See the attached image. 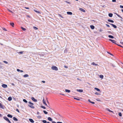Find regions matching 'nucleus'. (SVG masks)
<instances>
[{"mask_svg": "<svg viewBox=\"0 0 123 123\" xmlns=\"http://www.w3.org/2000/svg\"><path fill=\"white\" fill-rule=\"evenodd\" d=\"M116 14L118 17H119V18H122V17H121L118 14H117V13H116Z\"/></svg>", "mask_w": 123, "mask_h": 123, "instance_id": "33", "label": "nucleus"}, {"mask_svg": "<svg viewBox=\"0 0 123 123\" xmlns=\"http://www.w3.org/2000/svg\"><path fill=\"white\" fill-rule=\"evenodd\" d=\"M77 91L80 92H83V90L82 89H77Z\"/></svg>", "mask_w": 123, "mask_h": 123, "instance_id": "9", "label": "nucleus"}, {"mask_svg": "<svg viewBox=\"0 0 123 123\" xmlns=\"http://www.w3.org/2000/svg\"><path fill=\"white\" fill-rule=\"evenodd\" d=\"M23 101L24 102L26 103H27V101L25 99H23Z\"/></svg>", "mask_w": 123, "mask_h": 123, "instance_id": "31", "label": "nucleus"}, {"mask_svg": "<svg viewBox=\"0 0 123 123\" xmlns=\"http://www.w3.org/2000/svg\"><path fill=\"white\" fill-rule=\"evenodd\" d=\"M74 98V99H76V100H80V99H78L77 98Z\"/></svg>", "mask_w": 123, "mask_h": 123, "instance_id": "45", "label": "nucleus"}, {"mask_svg": "<svg viewBox=\"0 0 123 123\" xmlns=\"http://www.w3.org/2000/svg\"><path fill=\"white\" fill-rule=\"evenodd\" d=\"M33 10L35 12H36L38 13H39V14H40L41 13L40 12H39V11H37V10H35V9H34Z\"/></svg>", "mask_w": 123, "mask_h": 123, "instance_id": "13", "label": "nucleus"}, {"mask_svg": "<svg viewBox=\"0 0 123 123\" xmlns=\"http://www.w3.org/2000/svg\"><path fill=\"white\" fill-rule=\"evenodd\" d=\"M52 123H62V122H58L56 123L54 121H52Z\"/></svg>", "mask_w": 123, "mask_h": 123, "instance_id": "19", "label": "nucleus"}, {"mask_svg": "<svg viewBox=\"0 0 123 123\" xmlns=\"http://www.w3.org/2000/svg\"><path fill=\"white\" fill-rule=\"evenodd\" d=\"M106 25L108 27H110V25H108V24H106Z\"/></svg>", "mask_w": 123, "mask_h": 123, "instance_id": "49", "label": "nucleus"}, {"mask_svg": "<svg viewBox=\"0 0 123 123\" xmlns=\"http://www.w3.org/2000/svg\"><path fill=\"white\" fill-rule=\"evenodd\" d=\"M29 104H31L32 105H33L34 104L33 103H31V102H30V101L29 102Z\"/></svg>", "mask_w": 123, "mask_h": 123, "instance_id": "39", "label": "nucleus"}, {"mask_svg": "<svg viewBox=\"0 0 123 123\" xmlns=\"http://www.w3.org/2000/svg\"><path fill=\"white\" fill-rule=\"evenodd\" d=\"M112 1L113 2H116V0H112Z\"/></svg>", "mask_w": 123, "mask_h": 123, "instance_id": "57", "label": "nucleus"}, {"mask_svg": "<svg viewBox=\"0 0 123 123\" xmlns=\"http://www.w3.org/2000/svg\"><path fill=\"white\" fill-rule=\"evenodd\" d=\"M110 24L111 25L113 26V27H114V28H116L117 26L113 24Z\"/></svg>", "mask_w": 123, "mask_h": 123, "instance_id": "11", "label": "nucleus"}, {"mask_svg": "<svg viewBox=\"0 0 123 123\" xmlns=\"http://www.w3.org/2000/svg\"><path fill=\"white\" fill-rule=\"evenodd\" d=\"M118 115L120 117H121L122 116V114L121 112H119V113Z\"/></svg>", "mask_w": 123, "mask_h": 123, "instance_id": "36", "label": "nucleus"}, {"mask_svg": "<svg viewBox=\"0 0 123 123\" xmlns=\"http://www.w3.org/2000/svg\"><path fill=\"white\" fill-rule=\"evenodd\" d=\"M33 28L35 29V30H37L38 29V28L36 27L35 26H34L33 27Z\"/></svg>", "mask_w": 123, "mask_h": 123, "instance_id": "38", "label": "nucleus"}, {"mask_svg": "<svg viewBox=\"0 0 123 123\" xmlns=\"http://www.w3.org/2000/svg\"><path fill=\"white\" fill-rule=\"evenodd\" d=\"M65 2L67 3L68 4H71V3L70 2H68V1H65Z\"/></svg>", "mask_w": 123, "mask_h": 123, "instance_id": "42", "label": "nucleus"}, {"mask_svg": "<svg viewBox=\"0 0 123 123\" xmlns=\"http://www.w3.org/2000/svg\"><path fill=\"white\" fill-rule=\"evenodd\" d=\"M88 101L90 103V102H91V101H90V99H89L88 100Z\"/></svg>", "mask_w": 123, "mask_h": 123, "instance_id": "62", "label": "nucleus"}, {"mask_svg": "<svg viewBox=\"0 0 123 123\" xmlns=\"http://www.w3.org/2000/svg\"><path fill=\"white\" fill-rule=\"evenodd\" d=\"M42 82H43V83H45V81H42Z\"/></svg>", "mask_w": 123, "mask_h": 123, "instance_id": "54", "label": "nucleus"}, {"mask_svg": "<svg viewBox=\"0 0 123 123\" xmlns=\"http://www.w3.org/2000/svg\"><path fill=\"white\" fill-rule=\"evenodd\" d=\"M108 37L110 38H113L114 37L111 35H109L108 36Z\"/></svg>", "mask_w": 123, "mask_h": 123, "instance_id": "24", "label": "nucleus"}, {"mask_svg": "<svg viewBox=\"0 0 123 123\" xmlns=\"http://www.w3.org/2000/svg\"><path fill=\"white\" fill-rule=\"evenodd\" d=\"M16 111H18V112H19V111L18 110V109H16Z\"/></svg>", "mask_w": 123, "mask_h": 123, "instance_id": "50", "label": "nucleus"}, {"mask_svg": "<svg viewBox=\"0 0 123 123\" xmlns=\"http://www.w3.org/2000/svg\"><path fill=\"white\" fill-rule=\"evenodd\" d=\"M120 43L123 45V42H121Z\"/></svg>", "mask_w": 123, "mask_h": 123, "instance_id": "64", "label": "nucleus"}, {"mask_svg": "<svg viewBox=\"0 0 123 123\" xmlns=\"http://www.w3.org/2000/svg\"><path fill=\"white\" fill-rule=\"evenodd\" d=\"M41 107H42V108H43L44 109H46V108L45 107L43 106H41Z\"/></svg>", "mask_w": 123, "mask_h": 123, "instance_id": "44", "label": "nucleus"}, {"mask_svg": "<svg viewBox=\"0 0 123 123\" xmlns=\"http://www.w3.org/2000/svg\"><path fill=\"white\" fill-rule=\"evenodd\" d=\"M2 86L3 88H7V85L4 84H3Z\"/></svg>", "mask_w": 123, "mask_h": 123, "instance_id": "4", "label": "nucleus"}, {"mask_svg": "<svg viewBox=\"0 0 123 123\" xmlns=\"http://www.w3.org/2000/svg\"><path fill=\"white\" fill-rule=\"evenodd\" d=\"M20 70L19 69H17V71L18 72H19L20 71Z\"/></svg>", "mask_w": 123, "mask_h": 123, "instance_id": "52", "label": "nucleus"}, {"mask_svg": "<svg viewBox=\"0 0 123 123\" xmlns=\"http://www.w3.org/2000/svg\"><path fill=\"white\" fill-rule=\"evenodd\" d=\"M21 29H22L23 30V31H25V30H26V29H25V28H23V27H21Z\"/></svg>", "mask_w": 123, "mask_h": 123, "instance_id": "35", "label": "nucleus"}, {"mask_svg": "<svg viewBox=\"0 0 123 123\" xmlns=\"http://www.w3.org/2000/svg\"><path fill=\"white\" fill-rule=\"evenodd\" d=\"M90 27L91 29H93L94 28V27L93 25H91L90 26Z\"/></svg>", "mask_w": 123, "mask_h": 123, "instance_id": "21", "label": "nucleus"}, {"mask_svg": "<svg viewBox=\"0 0 123 123\" xmlns=\"http://www.w3.org/2000/svg\"><path fill=\"white\" fill-rule=\"evenodd\" d=\"M20 72H23V70H20Z\"/></svg>", "mask_w": 123, "mask_h": 123, "instance_id": "61", "label": "nucleus"}, {"mask_svg": "<svg viewBox=\"0 0 123 123\" xmlns=\"http://www.w3.org/2000/svg\"><path fill=\"white\" fill-rule=\"evenodd\" d=\"M4 118L6 121L8 122L9 121H10L9 119L6 117H3Z\"/></svg>", "mask_w": 123, "mask_h": 123, "instance_id": "8", "label": "nucleus"}, {"mask_svg": "<svg viewBox=\"0 0 123 123\" xmlns=\"http://www.w3.org/2000/svg\"><path fill=\"white\" fill-rule=\"evenodd\" d=\"M39 114H40L39 112L38 111L37 112V114L38 115H39Z\"/></svg>", "mask_w": 123, "mask_h": 123, "instance_id": "53", "label": "nucleus"}, {"mask_svg": "<svg viewBox=\"0 0 123 123\" xmlns=\"http://www.w3.org/2000/svg\"><path fill=\"white\" fill-rule=\"evenodd\" d=\"M51 68L53 70L57 71L58 70L57 67L54 66H52L51 67Z\"/></svg>", "mask_w": 123, "mask_h": 123, "instance_id": "1", "label": "nucleus"}, {"mask_svg": "<svg viewBox=\"0 0 123 123\" xmlns=\"http://www.w3.org/2000/svg\"><path fill=\"white\" fill-rule=\"evenodd\" d=\"M37 117L38 119H40L42 118V117L41 116H37Z\"/></svg>", "mask_w": 123, "mask_h": 123, "instance_id": "37", "label": "nucleus"}, {"mask_svg": "<svg viewBox=\"0 0 123 123\" xmlns=\"http://www.w3.org/2000/svg\"><path fill=\"white\" fill-rule=\"evenodd\" d=\"M77 79L78 80H79L80 81L81 80L79 79L78 78H77Z\"/></svg>", "mask_w": 123, "mask_h": 123, "instance_id": "60", "label": "nucleus"}, {"mask_svg": "<svg viewBox=\"0 0 123 123\" xmlns=\"http://www.w3.org/2000/svg\"><path fill=\"white\" fill-rule=\"evenodd\" d=\"M29 120L30 121L31 123H33L34 122V121L32 119H29Z\"/></svg>", "mask_w": 123, "mask_h": 123, "instance_id": "10", "label": "nucleus"}, {"mask_svg": "<svg viewBox=\"0 0 123 123\" xmlns=\"http://www.w3.org/2000/svg\"><path fill=\"white\" fill-rule=\"evenodd\" d=\"M67 13L68 15H72V13L71 12H67Z\"/></svg>", "mask_w": 123, "mask_h": 123, "instance_id": "14", "label": "nucleus"}, {"mask_svg": "<svg viewBox=\"0 0 123 123\" xmlns=\"http://www.w3.org/2000/svg\"><path fill=\"white\" fill-rule=\"evenodd\" d=\"M8 11H9L10 12L12 13H13V12H12V11H11V10H10L8 9Z\"/></svg>", "mask_w": 123, "mask_h": 123, "instance_id": "48", "label": "nucleus"}, {"mask_svg": "<svg viewBox=\"0 0 123 123\" xmlns=\"http://www.w3.org/2000/svg\"><path fill=\"white\" fill-rule=\"evenodd\" d=\"M7 116L8 117L10 118H12V115H11L10 114L8 115Z\"/></svg>", "mask_w": 123, "mask_h": 123, "instance_id": "27", "label": "nucleus"}, {"mask_svg": "<svg viewBox=\"0 0 123 123\" xmlns=\"http://www.w3.org/2000/svg\"><path fill=\"white\" fill-rule=\"evenodd\" d=\"M28 105L31 108H34V106L32 105Z\"/></svg>", "mask_w": 123, "mask_h": 123, "instance_id": "16", "label": "nucleus"}, {"mask_svg": "<svg viewBox=\"0 0 123 123\" xmlns=\"http://www.w3.org/2000/svg\"><path fill=\"white\" fill-rule=\"evenodd\" d=\"M120 8H123V6L120 5Z\"/></svg>", "mask_w": 123, "mask_h": 123, "instance_id": "47", "label": "nucleus"}, {"mask_svg": "<svg viewBox=\"0 0 123 123\" xmlns=\"http://www.w3.org/2000/svg\"><path fill=\"white\" fill-rule=\"evenodd\" d=\"M43 103L46 106H47V104H46V103L45 102V101L44 99H43Z\"/></svg>", "mask_w": 123, "mask_h": 123, "instance_id": "6", "label": "nucleus"}, {"mask_svg": "<svg viewBox=\"0 0 123 123\" xmlns=\"http://www.w3.org/2000/svg\"><path fill=\"white\" fill-rule=\"evenodd\" d=\"M90 103H91L92 104H95V103L94 102H90Z\"/></svg>", "mask_w": 123, "mask_h": 123, "instance_id": "55", "label": "nucleus"}, {"mask_svg": "<svg viewBox=\"0 0 123 123\" xmlns=\"http://www.w3.org/2000/svg\"><path fill=\"white\" fill-rule=\"evenodd\" d=\"M23 53V52H19V53H20L21 54H22Z\"/></svg>", "mask_w": 123, "mask_h": 123, "instance_id": "59", "label": "nucleus"}, {"mask_svg": "<svg viewBox=\"0 0 123 123\" xmlns=\"http://www.w3.org/2000/svg\"><path fill=\"white\" fill-rule=\"evenodd\" d=\"M10 24L12 26H13L14 25V23H10Z\"/></svg>", "mask_w": 123, "mask_h": 123, "instance_id": "30", "label": "nucleus"}, {"mask_svg": "<svg viewBox=\"0 0 123 123\" xmlns=\"http://www.w3.org/2000/svg\"><path fill=\"white\" fill-rule=\"evenodd\" d=\"M31 99L32 100L34 101V102H36L37 101V100L35 99L34 97H32Z\"/></svg>", "mask_w": 123, "mask_h": 123, "instance_id": "7", "label": "nucleus"}, {"mask_svg": "<svg viewBox=\"0 0 123 123\" xmlns=\"http://www.w3.org/2000/svg\"><path fill=\"white\" fill-rule=\"evenodd\" d=\"M29 76V75L28 74H25V75H24L23 76V77H28Z\"/></svg>", "mask_w": 123, "mask_h": 123, "instance_id": "25", "label": "nucleus"}, {"mask_svg": "<svg viewBox=\"0 0 123 123\" xmlns=\"http://www.w3.org/2000/svg\"><path fill=\"white\" fill-rule=\"evenodd\" d=\"M99 77L100 78H101L102 79H103L104 78V76L103 75H100L99 76Z\"/></svg>", "mask_w": 123, "mask_h": 123, "instance_id": "23", "label": "nucleus"}, {"mask_svg": "<svg viewBox=\"0 0 123 123\" xmlns=\"http://www.w3.org/2000/svg\"><path fill=\"white\" fill-rule=\"evenodd\" d=\"M13 119L15 121H17L18 120V119L15 117H13Z\"/></svg>", "mask_w": 123, "mask_h": 123, "instance_id": "28", "label": "nucleus"}, {"mask_svg": "<svg viewBox=\"0 0 123 123\" xmlns=\"http://www.w3.org/2000/svg\"><path fill=\"white\" fill-rule=\"evenodd\" d=\"M48 120L50 121H52V119L50 117H48Z\"/></svg>", "mask_w": 123, "mask_h": 123, "instance_id": "17", "label": "nucleus"}, {"mask_svg": "<svg viewBox=\"0 0 123 123\" xmlns=\"http://www.w3.org/2000/svg\"><path fill=\"white\" fill-rule=\"evenodd\" d=\"M94 89L95 90H96L97 91H98V92L100 91V90L97 88L95 87V88H94Z\"/></svg>", "mask_w": 123, "mask_h": 123, "instance_id": "12", "label": "nucleus"}, {"mask_svg": "<svg viewBox=\"0 0 123 123\" xmlns=\"http://www.w3.org/2000/svg\"><path fill=\"white\" fill-rule=\"evenodd\" d=\"M4 107L5 106L4 105H3L0 103V108L2 109H4Z\"/></svg>", "mask_w": 123, "mask_h": 123, "instance_id": "2", "label": "nucleus"}, {"mask_svg": "<svg viewBox=\"0 0 123 123\" xmlns=\"http://www.w3.org/2000/svg\"><path fill=\"white\" fill-rule=\"evenodd\" d=\"M79 10L80 11H82L83 12H86L85 10H84L82 8H80Z\"/></svg>", "mask_w": 123, "mask_h": 123, "instance_id": "5", "label": "nucleus"}, {"mask_svg": "<svg viewBox=\"0 0 123 123\" xmlns=\"http://www.w3.org/2000/svg\"><path fill=\"white\" fill-rule=\"evenodd\" d=\"M95 94L97 95H99V94L98 93V92H95Z\"/></svg>", "mask_w": 123, "mask_h": 123, "instance_id": "43", "label": "nucleus"}, {"mask_svg": "<svg viewBox=\"0 0 123 123\" xmlns=\"http://www.w3.org/2000/svg\"><path fill=\"white\" fill-rule=\"evenodd\" d=\"M96 100L98 101H101L100 100V99H99V98H97L96 99Z\"/></svg>", "mask_w": 123, "mask_h": 123, "instance_id": "46", "label": "nucleus"}, {"mask_svg": "<svg viewBox=\"0 0 123 123\" xmlns=\"http://www.w3.org/2000/svg\"><path fill=\"white\" fill-rule=\"evenodd\" d=\"M117 45H118V46H120V47H123L122 46H121V45H119L117 44Z\"/></svg>", "mask_w": 123, "mask_h": 123, "instance_id": "58", "label": "nucleus"}, {"mask_svg": "<svg viewBox=\"0 0 123 123\" xmlns=\"http://www.w3.org/2000/svg\"><path fill=\"white\" fill-rule=\"evenodd\" d=\"M11 84L13 86H14V84L13 83H12Z\"/></svg>", "mask_w": 123, "mask_h": 123, "instance_id": "63", "label": "nucleus"}, {"mask_svg": "<svg viewBox=\"0 0 123 123\" xmlns=\"http://www.w3.org/2000/svg\"><path fill=\"white\" fill-rule=\"evenodd\" d=\"M43 112L45 114H48V112L47 111H43Z\"/></svg>", "mask_w": 123, "mask_h": 123, "instance_id": "34", "label": "nucleus"}, {"mask_svg": "<svg viewBox=\"0 0 123 123\" xmlns=\"http://www.w3.org/2000/svg\"><path fill=\"white\" fill-rule=\"evenodd\" d=\"M64 67L66 68H68V67L66 66H65Z\"/></svg>", "mask_w": 123, "mask_h": 123, "instance_id": "56", "label": "nucleus"}, {"mask_svg": "<svg viewBox=\"0 0 123 123\" xmlns=\"http://www.w3.org/2000/svg\"><path fill=\"white\" fill-rule=\"evenodd\" d=\"M108 21L109 22H112V23H113L114 22L113 21V20H110V19H108Z\"/></svg>", "mask_w": 123, "mask_h": 123, "instance_id": "29", "label": "nucleus"}, {"mask_svg": "<svg viewBox=\"0 0 123 123\" xmlns=\"http://www.w3.org/2000/svg\"><path fill=\"white\" fill-rule=\"evenodd\" d=\"M3 62H4L6 64H7L8 63V62H7L5 61H3Z\"/></svg>", "mask_w": 123, "mask_h": 123, "instance_id": "40", "label": "nucleus"}, {"mask_svg": "<svg viewBox=\"0 0 123 123\" xmlns=\"http://www.w3.org/2000/svg\"><path fill=\"white\" fill-rule=\"evenodd\" d=\"M12 98L11 97H10L8 98V100L9 101H11L12 100Z\"/></svg>", "mask_w": 123, "mask_h": 123, "instance_id": "20", "label": "nucleus"}, {"mask_svg": "<svg viewBox=\"0 0 123 123\" xmlns=\"http://www.w3.org/2000/svg\"><path fill=\"white\" fill-rule=\"evenodd\" d=\"M59 17H61V18H63V17L61 15L59 14Z\"/></svg>", "mask_w": 123, "mask_h": 123, "instance_id": "41", "label": "nucleus"}, {"mask_svg": "<svg viewBox=\"0 0 123 123\" xmlns=\"http://www.w3.org/2000/svg\"><path fill=\"white\" fill-rule=\"evenodd\" d=\"M42 122L44 123H46L47 122V121L45 120H43Z\"/></svg>", "mask_w": 123, "mask_h": 123, "instance_id": "32", "label": "nucleus"}, {"mask_svg": "<svg viewBox=\"0 0 123 123\" xmlns=\"http://www.w3.org/2000/svg\"><path fill=\"white\" fill-rule=\"evenodd\" d=\"M109 40L111 41L112 43H115V44L116 43V41L114 40H112L111 39H109Z\"/></svg>", "mask_w": 123, "mask_h": 123, "instance_id": "3", "label": "nucleus"}, {"mask_svg": "<svg viewBox=\"0 0 123 123\" xmlns=\"http://www.w3.org/2000/svg\"><path fill=\"white\" fill-rule=\"evenodd\" d=\"M113 14L111 13H110L109 14V16L110 17H112L113 16Z\"/></svg>", "mask_w": 123, "mask_h": 123, "instance_id": "22", "label": "nucleus"}, {"mask_svg": "<svg viewBox=\"0 0 123 123\" xmlns=\"http://www.w3.org/2000/svg\"><path fill=\"white\" fill-rule=\"evenodd\" d=\"M91 64L92 65H94L95 66H97L98 65L97 64H95V63H94V62H93Z\"/></svg>", "mask_w": 123, "mask_h": 123, "instance_id": "26", "label": "nucleus"}, {"mask_svg": "<svg viewBox=\"0 0 123 123\" xmlns=\"http://www.w3.org/2000/svg\"><path fill=\"white\" fill-rule=\"evenodd\" d=\"M102 31V30L101 29H100L99 30V31L100 32Z\"/></svg>", "mask_w": 123, "mask_h": 123, "instance_id": "51", "label": "nucleus"}, {"mask_svg": "<svg viewBox=\"0 0 123 123\" xmlns=\"http://www.w3.org/2000/svg\"><path fill=\"white\" fill-rule=\"evenodd\" d=\"M106 110L109 111V112H112L113 113H114V112L113 111L110 110L109 109H108V108H106Z\"/></svg>", "mask_w": 123, "mask_h": 123, "instance_id": "18", "label": "nucleus"}, {"mask_svg": "<svg viewBox=\"0 0 123 123\" xmlns=\"http://www.w3.org/2000/svg\"><path fill=\"white\" fill-rule=\"evenodd\" d=\"M65 91L66 92L68 93H69L70 92V90L68 89H65Z\"/></svg>", "mask_w": 123, "mask_h": 123, "instance_id": "15", "label": "nucleus"}]
</instances>
